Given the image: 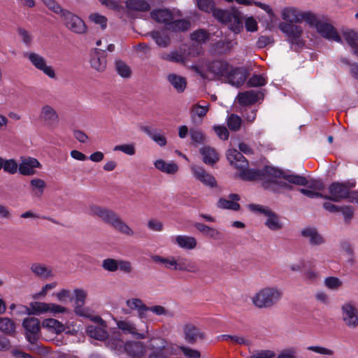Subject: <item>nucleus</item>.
Masks as SVG:
<instances>
[{
	"label": "nucleus",
	"instance_id": "1",
	"mask_svg": "<svg viewBox=\"0 0 358 358\" xmlns=\"http://www.w3.org/2000/svg\"><path fill=\"white\" fill-rule=\"evenodd\" d=\"M227 157L230 164L239 171L238 177L243 180H262L266 188H269L273 192L292 188L288 183L282 180V171L280 169L272 166H266L262 170L248 169V162L245 157L235 149L229 150Z\"/></svg>",
	"mask_w": 358,
	"mask_h": 358
},
{
	"label": "nucleus",
	"instance_id": "2",
	"mask_svg": "<svg viewBox=\"0 0 358 358\" xmlns=\"http://www.w3.org/2000/svg\"><path fill=\"white\" fill-rule=\"evenodd\" d=\"M88 214L96 217L102 222L110 225L117 232L133 236L134 231L114 210L101 206L92 204L89 206Z\"/></svg>",
	"mask_w": 358,
	"mask_h": 358
},
{
	"label": "nucleus",
	"instance_id": "3",
	"mask_svg": "<svg viewBox=\"0 0 358 358\" xmlns=\"http://www.w3.org/2000/svg\"><path fill=\"white\" fill-rule=\"evenodd\" d=\"M282 292L276 286H266L259 289L251 297L252 304L258 308H270L282 299Z\"/></svg>",
	"mask_w": 358,
	"mask_h": 358
},
{
	"label": "nucleus",
	"instance_id": "4",
	"mask_svg": "<svg viewBox=\"0 0 358 358\" xmlns=\"http://www.w3.org/2000/svg\"><path fill=\"white\" fill-rule=\"evenodd\" d=\"M148 349L150 350L148 358H169L168 355L180 354L179 345L169 343L162 337H152L147 341Z\"/></svg>",
	"mask_w": 358,
	"mask_h": 358
},
{
	"label": "nucleus",
	"instance_id": "5",
	"mask_svg": "<svg viewBox=\"0 0 358 358\" xmlns=\"http://www.w3.org/2000/svg\"><path fill=\"white\" fill-rule=\"evenodd\" d=\"M214 17L226 24L233 32L240 33L243 29V15L238 10H218L214 12Z\"/></svg>",
	"mask_w": 358,
	"mask_h": 358
},
{
	"label": "nucleus",
	"instance_id": "6",
	"mask_svg": "<svg viewBox=\"0 0 358 358\" xmlns=\"http://www.w3.org/2000/svg\"><path fill=\"white\" fill-rule=\"evenodd\" d=\"M279 29L286 36L287 41L292 45V48L294 46V48L303 46V29L301 26L287 22H280Z\"/></svg>",
	"mask_w": 358,
	"mask_h": 358
},
{
	"label": "nucleus",
	"instance_id": "7",
	"mask_svg": "<svg viewBox=\"0 0 358 358\" xmlns=\"http://www.w3.org/2000/svg\"><path fill=\"white\" fill-rule=\"evenodd\" d=\"M249 209L255 213L264 215L266 217L265 225L272 231H277L282 227L278 215L270 208L259 204H250Z\"/></svg>",
	"mask_w": 358,
	"mask_h": 358
},
{
	"label": "nucleus",
	"instance_id": "8",
	"mask_svg": "<svg viewBox=\"0 0 358 358\" xmlns=\"http://www.w3.org/2000/svg\"><path fill=\"white\" fill-rule=\"evenodd\" d=\"M117 328L124 334L131 335L136 339L149 338L148 325L145 324L144 329L138 328L137 325L129 319L115 320Z\"/></svg>",
	"mask_w": 358,
	"mask_h": 358
},
{
	"label": "nucleus",
	"instance_id": "9",
	"mask_svg": "<svg viewBox=\"0 0 358 358\" xmlns=\"http://www.w3.org/2000/svg\"><path fill=\"white\" fill-rule=\"evenodd\" d=\"M24 57L38 71L43 72L50 78H55V72L52 66L48 64L45 58L35 52H27Z\"/></svg>",
	"mask_w": 358,
	"mask_h": 358
},
{
	"label": "nucleus",
	"instance_id": "10",
	"mask_svg": "<svg viewBox=\"0 0 358 358\" xmlns=\"http://www.w3.org/2000/svg\"><path fill=\"white\" fill-rule=\"evenodd\" d=\"M39 117L43 125L50 129H56L60 122L57 111L49 104L42 106Z\"/></svg>",
	"mask_w": 358,
	"mask_h": 358
},
{
	"label": "nucleus",
	"instance_id": "11",
	"mask_svg": "<svg viewBox=\"0 0 358 358\" xmlns=\"http://www.w3.org/2000/svg\"><path fill=\"white\" fill-rule=\"evenodd\" d=\"M298 185H307L309 189L314 191L322 190L324 185L320 180H313L308 181L307 179L301 176L295 174H287L282 171V180Z\"/></svg>",
	"mask_w": 358,
	"mask_h": 358
},
{
	"label": "nucleus",
	"instance_id": "12",
	"mask_svg": "<svg viewBox=\"0 0 358 358\" xmlns=\"http://www.w3.org/2000/svg\"><path fill=\"white\" fill-rule=\"evenodd\" d=\"M65 26L72 32L82 34L86 32L87 27L85 22L76 15L66 10L61 16Z\"/></svg>",
	"mask_w": 358,
	"mask_h": 358
},
{
	"label": "nucleus",
	"instance_id": "13",
	"mask_svg": "<svg viewBox=\"0 0 358 358\" xmlns=\"http://www.w3.org/2000/svg\"><path fill=\"white\" fill-rule=\"evenodd\" d=\"M22 327L24 329L27 341L31 343H34L38 337L40 329L42 327L39 320L33 317H26L22 322Z\"/></svg>",
	"mask_w": 358,
	"mask_h": 358
},
{
	"label": "nucleus",
	"instance_id": "14",
	"mask_svg": "<svg viewBox=\"0 0 358 358\" xmlns=\"http://www.w3.org/2000/svg\"><path fill=\"white\" fill-rule=\"evenodd\" d=\"M190 170L194 178L203 185L211 188L216 187L217 182L215 177L207 172L203 167L192 164L190 166Z\"/></svg>",
	"mask_w": 358,
	"mask_h": 358
},
{
	"label": "nucleus",
	"instance_id": "15",
	"mask_svg": "<svg viewBox=\"0 0 358 358\" xmlns=\"http://www.w3.org/2000/svg\"><path fill=\"white\" fill-rule=\"evenodd\" d=\"M341 316L345 325L355 329L358 327V310L351 303H345L341 307Z\"/></svg>",
	"mask_w": 358,
	"mask_h": 358
},
{
	"label": "nucleus",
	"instance_id": "16",
	"mask_svg": "<svg viewBox=\"0 0 358 358\" xmlns=\"http://www.w3.org/2000/svg\"><path fill=\"white\" fill-rule=\"evenodd\" d=\"M329 195H324V199L334 202H339L346 198L348 193L347 187L341 183L335 182L329 187Z\"/></svg>",
	"mask_w": 358,
	"mask_h": 358
},
{
	"label": "nucleus",
	"instance_id": "17",
	"mask_svg": "<svg viewBox=\"0 0 358 358\" xmlns=\"http://www.w3.org/2000/svg\"><path fill=\"white\" fill-rule=\"evenodd\" d=\"M185 340L191 344H194L205 338V333L199 327L188 323L183 326Z\"/></svg>",
	"mask_w": 358,
	"mask_h": 358
},
{
	"label": "nucleus",
	"instance_id": "18",
	"mask_svg": "<svg viewBox=\"0 0 358 358\" xmlns=\"http://www.w3.org/2000/svg\"><path fill=\"white\" fill-rule=\"evenodd\" d=\"M41 167V163L36 158L24 157L21 159L19 164V172L23 176H33L36 173V169H40Z\"/></svg>",
	"mask_w": 358,
	"mask_h": 358
},
{
	"label": "nucleus",
	"instance_id": "19",
	"mask_svg": "<svg viewBox=\"0 0 358 358\" xmlns=\"http://www.w3.org/2000/svg\"><path fill=\"white\" fill-rule=\"evenodd\" d=\"M147 344L143 342L128 341L125 343L124 351L129 356L134 358H141L146 352Z\"/></svg>",
	"mask_w": 358,
	"mask_h": 358
},
{
	"label": "nucleus",
	"instance_id": "20",
	"mask_svg": "<svg viewBox=\"0 0 358 358\" xmlns=\"http://www.w3.org/2000/svg\"><path fill=\"white\" fill-rule=\"evenodd\" d=\"M246 77V71L244 69L231 66L224 79L231 85L239 87L245 83Z\"/></svg>",
	"mask_w": 358,
	"mask_h": 358
},
{
	"label": "nucleus",
	"instance_id": "21",
	"mask_svg": "<svg viewBox=\"0 0 358 358\" xmlns=\"http://www.w3.org/2000/svg\"><path fill=\"white\" fill-rule=\"evenodd\" d=\"M171 242L180 248L186 250H192L196 248L197 241L191 236L176 235L171 237Z\"/></svg>",
	"mask_w": 358,
	"mask_h": 358
},
{
	"label": "nucleus",
	"instance_id": "22",
	"mask_svg": "<svg viewBox=\"0 0 358 358\" xmlns=\"http://www.w3.org/2000/svg\"><path fill=\"white\" fill-rule=\"evenodd\" d=\"M232 66L226 61L217 60L208 65V71L215 76L225 78Z\"/></svg>",
	"mask_w": 358,
	"mask_h": 358
},
{
	"label": "nucleus",
	"instance_id": "23",
	"mask_svg": "<svg viewBox=\"0 0 358 358\" xmlns=\"http://www.w3.org/2000/svg\"><path fill=\"white\" fill-rule=\"evenodd\" d=\"M317 31L324 38L336 42H341V38L335 28L330 24L323 22L319 24L316 28Z\"/></svg>",
	"mask_w": 358,
	"mask_h": 358
},
{
	"label": "nucleus",
	"instance_id": "24",
	"mask_svg": "<svg viewBox=\"0 0 358 358\" xmlns=\"http://www.w3.org/2000/svg\"><path fill=\"white\" fill-rule=\"evenodd\" d=\"M176 271L197 273L198 266L192 260L182 257H176Z\"/></svg>",
	"mask_w": 358,
	"mask_h": 358
},
{
	"label": "nucleus",
	"instance_id": "25",
	"mask_svg": "<svg viewBox=\"0 0 358 358\" xmlns=\"http://www.w3.org/2000/svg\"><path fill=\"white\" fill-rule=\"evenodd\" d=\"M91 66L97 71H103L106 68V59L103 53L98 49H94L90 55Z\"/></svg>",
	"mask_w": 358,
	"mask_h": 358
},
{
	"label": "nucleus",
	"instance_id": "26",
	"mask_svg": "<svg viewBox=\"0 0 358 358\" xmlns=\"http://www.w3.org/2000/svg\"><path fill=\"white\" fill-rule=\"evenodd\" d=\"M301 14L302 11L296 8H285L282 10L281 17L285 21L284 22L289 24L299 23L301 22Z\"/></svg>",
	"mask_w": 358,
	"mask_h": 358
},
{
	"label": "nucleus",
	"instance_id": "27",
	"mask_svg": "<svg viewBox=\"0 0 358 358\" xmlns=\"http://www.w3.org/2000/svg\"><path fill=\"white\" fill-rule=\"evenodd\" d=\"M166 79L177 92L182 93L185 90L187 80L185 77L171 73L167 75Z\"/></svg>",
	"mask_w": 358,
	"mask_h": 358
},
{
	"label": "nucleus",
	"instance_id": "28",
	"mask_svg": "<svg viewBox=\"0 0 358 358\" xmlns=\"http://www.w3.org/2000/svg\"><path fill=\"white\" fill-rule=\"evenodd\" d=\"M106 344L108 348L117 353H122L124 351L125 343L122 339L120 334L115 333L108 337Z\"/></svg>",
	"mask_w": 358,
	"mask_h": 358
},
{
	"label": "nucleus",
	"instance_id": "29",
	"mask_svg": "<svg viewBox=\"0 0 358 358\" xmlns=\"http://www.w3.org/2000/svg\"><path fill=\"white\" fill-rule=\"evenodd\" d=\"M41 327L48 331L55 334L64 332V324L54 318H46L42 321Z\"/></svg>",
	"mask_w": 358,
	"mask_h": 358
},
{
	"label": "nucleus",
	"instance_id": "30",
	"mask_svg": "<svg viewBox=\"0 0 358 358\" xmlns=\"http://www.w3.org/2000/svg\"><path fill=\"white\" fill-rule=\"evenodd\" d=\"M240 199V196L236 194H231L229 196V199L226 198H220L217 201V207L222 209H229L233 210H238L240 208V205L236 202Z\"/></svg>",
	"mask_w": 358,
	"mask_h": 358
},
{
	"label": "nucleus",
	"instance_id": "31",
	"mask_svg": "<svg viewBox=\"0 0 358 358\" xmlns=\"http://www.w3.org/2000/svg\"><path fill=\"white\" fill-rule=\"evenodd\" d=\"M141 129L159 146L163 147L166 145V139L161 131L147 126L142 127Z\"/></svg>",
	"mask_w": 358,
	"mask_h": 358
},
{
	"label": "nucleus",
	"instance_id": "32",
	"mask_svg": "<svg viewBox=\"0 0 358 358\" xmlns=\"http://www.w3.org/2000/svg\"><path fill=\"white\" fill-rule=\"evenodd\" d=\"M107 327L103 326H88L86 332L89 336L99 341H103L108 337V331H106Z\"/></svg>",
	"mask_w": 358,
	"mask_h": 358
},
{
	"label": "nucleus",
	"instance_id": "33",
	"mask_svg": "<svg viewBox=\"0 0 358 358\" xmlns=\"http://www.w3.org/2000/svg\"><path fill=\"white\" fill-rule=\"evenodd\" d=\"M29 307L21 306L20 308L24 309L28 315H41L48 313V303L34 301L29 304Z\"/></svg>",
	"mask_w": 358,
	"mask_h": 358
},
{
	"label": "nucleus",
	"instance_id": "34",
	"mask_svg": "<svg viewBox=\"0 0 358 358\" xmlns=\"http://www.w3.org/2000/svg\"><path fill=\"white\" fill-rule=\"evenodd\" d=\"M303 238L308 240L311 245H320L324 243V238L314 228H305L301 231Z\"/></svg>",
	"mask_w": 358,
	"mask_h": 358
},
{
	"label": "nucleus",
	"instance_id": "35",
	"mask_svg": "<svg viewBox=\"0 0 358 358\" xmlns=\"http://www.w3.org/2000/svg\"><path fill=\"white\" fill-rule=\"evenodd\" d=\"M200 153L203 157V162L208 165L215 164L219 159V155L215 150L209 146H204L200 149Z\"/></svg>",
	"mask_w": 358,
	"mask_h": 358
},
{
	"label": "nucleus",
	"instance_id": "36",
	"mask_svg": "<svg viewBox=\"0 0 358 358\" xmlns=\"http://www.w3.org/2000/svg\"><path fill=\"white\" fill-rule=\"evenodd\" d=\"M154 165L157 169L167 174H175L178 171V166L174 162H166L160 159L156 160Z\"/></svg>",
	"mask_w": 358,
	"mask_h": 358
},
{
	"label": "nucleus",
	"instance_id": "37",
	"mask_svg": "<svg viewBox=\"0 0 358 358\" xmlns=\"http://www.w3.org/2000/svg\"><path fill=\"white\" fill-rule=\"evenodd\" d=\"M151 259L159 265L163 266L165 268L176 271V257H162L160 255H152Z\"/></svg>",
	"mask_w": 358,
	"mask_h": 358
},
{
	"label": "nucleus",
	"instance_id": "38",
	"mask_svg": "<svg viewBox=\"0 0 358 358\" xmlns=\"http://www.w3.org/2000/svg\"><path fill=\"white\" fill-rule=\"evenodd\" d=\"M259 94L254 90L239 93L237 96L238 102L243 106L255 103L259 99Z\"/></svg>",
	"mask_w": 358,
	"mask_h": 358
},
{
	"label": "nucleus",
	"instance_id": "39",
	"mask_svg": "<svg viewBox=\"0 0 358 358\" xmlns=\"http://www.w3.org/2000/svg\"><path fill=\"white\" fill-rule=\"evenodd\" d=\"M151 17L159 23L170 24L173 15L168 9H157L151 12Z\"/></svg>",
	"mask_w": 358,
	"mask_h": 358
},
{
	"label": "nucleus",
	"instance_id": "40",
	"mask_svg": "<svg viewBox=\"0 0 358 358\" xmlns=\"http://www.w3.org/2000/svg\"><path fill=\"white\" fill-rule=\"evenodd\" d=\"M30 269L36 276L42 278H48L52 276V270L43 264L34 263Z\"/></svg>",
	"mask_w": 358,
	"mask_h": 358
},
{
	"label": "nucleus",
	"instance_id": "41",
	"mask_svg": "<svg viewBox=\"0 0 358 358\" xmlns=\"http://www.w3.org/2000/svg\"><path fill=\"white\" fill-rule=\"evenodd\" d=\"M126 7L132 10L145 12L150 9V4L145 0H127Z\"/></svg>",
	"mask_w": 358,
	"mask_h": 358
},
{
	"label": "nucleus",
	"instance_id": "42",
	"mask_svg": "<svg viewBox=\"0 0 358 358\" xmlns=\"http://www.w3.org/2000/svg\"><path fill=\"white\" fill-rule=\"evenodd\" d=\"M149 34L157 45L161 48H166L170 44L169 36L163 31H152Z\"/></svg>",
	"mask_w": 358,
	"mask_h": 358
},
{
	"label": "nucleus",
	"instance_id": "43",
	"mask_svg": "<svg viewBox=\"0 0 358 358\" xmlns=\"http://www.w3.org/2000/svg\"><path fill=\"white\" fill-rule=\"evenodd\" d=\"M343 36L348 44L353 48V52L355 53V50L358 52V31L347 29L343 32Z\"/></svg>",
	"mask_w": 358,
	"mask_h": 358
},
{
	"label": "nucleus",
	"instance_id": "44",
	"mask_svg": "<svg viewBox=\"0 0 358 358\" xmlns=\"http://www.w3.org/2000/svg\"><path fill=\"white\" fill-rule=\"evenodd\" d=\"M45 187V182L40 178H34L30 181V188L34 196L41 197Z\"/></svg>",
	"mask_w": 358,
	"mask_h": 358
},
{
	"label": "nucleus",
	"instance_id": "45",
	"mask_svg": "<svg viewBox=\"0 0 358 358\" xmlns=\"http://www.w3.org/2000/svg\"><path fill=\"white\" fill-rule=\"evenodd\" d=\"M0 331L12 336L15 333V324L8 317H0Z\"/></svg>",
	"mask_w": 358,
	"mask_h": 358
},
{
	"label": "nucleus",
	"instance_id": "46",
	"mask_svg": "<svg viewBox=\"0 0 358 358\" xmlns=\"http://www.w3.org/2000/svg\"><path fill=\"white\" fill-rule=\"evenodd\" d=\"M194 227L198 231L211 238H217L221 234L220 232L216 229L210 227L201 223H196Z\"/></svg>",
	"mask_w": 358,
	"mask_h": 358
},
{
	"label": "nucleus",
	"instance_id": "47",
	"mask_svg": "<svg viewBox=\"0 0 358 358\" xmlns=\"http://www.w3.org/2000/svg\"><path fill=\"white\" fill-rule=\"evenodd\" d=\"M209 110V105H200L196 103L192 106L191 108V116L192 119H195L196 117L202 120L203 117L206 115Z\"/></svg>",
	"mask_w": 358,
	"mask_h": 358
},
{
	"label": "nucleus",
	"instance_id": "48",
	"mask_svg": "<svg viewBox=\"0 0 358 358\" xmlns=\"http://www.w3.org/2000/svg\"><path fill=\"white\" fill-rule=\"evenodd\" d=\"M196 1L199 10L208 13H212L213 16L214 12L219 10L215 8L213 0H196Z\"/></svg>",
	"mask_w": 358,
	"mask_h": 358
},
{
	"label": "nucleus",
	"instance_id": "49",
	"mask_svg": "<svg viewBox=\"0 0 358 358\" xmlns=\"http://www.w3.org/2000/svg\"><path fill=\"white\" fill-rule=\"evenodd\" d=\"M324 285L327 289L336 291L342 287L343 282L337 277L331 276L324 280Z\"/></svg>",
	"mask_w": 358,
	"mask_h": 358
},
{
	"label": "nucleus",
	"instance_id": "50",
	"mask_svg": "<svg viewBox=\"0 0 358 358\" xmlns=\"http://www.w3.org/2000/svg\"><path fill=\"white\" fill-rule=\"evenodd\" d=\"M43 3L52 13L59 15L60 17L66 10L62 8L55 0H41Z\"/></svg>",
	"mask_w": 358,
	"mask_h": 358
},
{
	"label": "nucleus",
	"instance_id": "51",
	"mask_svg": "<svg viewBox=\"0 0 358 358\" xmlns=\"http://www.w3.org/2000/svg\"><path fill=\"white\" fill-rule=\"evenodd\" d=\"M190 27V22L186 20H174L169 24V29L178 31H186Z\"/></svg>",
	"mask_w": 358,
	"mask_h": 358
},
{
	"label": "nucleus",
	"instance_id": "52",
	"mask_svg": "<svg viewBox=\"0 0 358 358\" xmlns=\"http://www.w3.org/2000/svg\"><path fill=\"white\" fill-rule=\"evenodd\" d=\"M306 22L310 27H313L315 29L317 25L321 23V21L317 17L311 12H302L301 14V22Z\"/></svg>",
	"mask_w": 358,
	"mask_h": 358
},
{
	"label": "nucleus",
	"instance_id": "53",
	"mask_svg": "<svg viewBox=\"0 0 358 358\" xmlns=\"http://www.w3.org/2000/svg\"><path fill=\"white\" fill-rule=\"evenodd\" d=\"M115 68L117 73L123 78H129L131 76V69L128 65L121 60L115 62Z\"/></svg>",
	"mask_w": 358,
	"mask_h": 358
},
{
	"label": "nucleus",
	"instance_id": "54",
	"mask_svg": "<svg viewBox=\"0 0 358 358\" xmlns=\"http://www.w3.org/2000/svg\"><path fill=\"white\" fill-rule=\"evenodd\" d=\"M266 83V78L263 75L253 74L248 80L249 87H262Z\"/></svg>",
	"mask_w": 358,
	"mask_h": 358
},
{
	"label": "nucleus",
	"instance_id": "55",
	"mask_svg": "<svg viewBox=\"0 0 358 358\" xmlns=\"http://www.w3.org/2000/svg\"><path fill=\"white\" fill-rule=\"evenodd\" d=\"M241 118L235 114H231L227 117V125L231 131H237L241 125Z\"/></svg>",
	"mask_w": 358,
	"mask_h": 358
},
{
	"label": "nucleus",
	"instance_id": "56",
	"mask_svg": "<svg viewBox=\"0 0 358 358\" xmlns=\"http://www.w3.org/2000/svg\"><path fill=\"white\" fill-rule=\"evenodd\" d=\"M102 268L109 272H115L118 270V259L107 258L102 262Z\"/></svg>",
	"mask_w": 358,
	"mask_h": 358
},
{
	"label": "nucleus",
	"instance_id": "57",
	"mask_svg": "<svg viewBox=\"0 0 358 358\" xmlns=\"http://www.w3.org/2000/svg\"><path fill=\"white\" fill-rule=\"evenodd\" d=\"M306 350L324 356L331 357L334 354V350L320 345L308 346Z\"/></svg>",
	"mask_w": 358,
	"mask_h": 358
},
{
	"label": "nucleus",
	"instance_id": "58",
	"mask_svg": "<svg viewBox=\"0 0 358 358\" xmlns=\"http://www.w3.org/2000/svg\"><path fill=\"white\" fill-rule=\"evenodd\" d=\"M3 169L5 172L10 174H15L19 171V165L15 160L13 159H5Z\"/></svg>",
	"mask_w": 358,
	"mask_h": 358
},
{
	"label": "nucleus",
	"instance_id": "59",
	"mask_svg": "<svg viewBox=\"0 0 358 358\" xmlns=\"http://www.w3.org/2000/svg\"><path fill=\"white\" fill-rule=\"evenodd\" d=\"M114 151H121L123 153L132 156L136 153V148L134 143H128L115 145L113 148Z\"/></svg>",
	"mask_w": 358,
	"mask_h": 358
},
{
	"label": "nucleus",
	"instance_id": "60",
	"mask_svg": "<svg viewBox=\"0 0 358 358\" xmlns=\"http://www.w3.org/2000/svg\"><path fill=\"white\" fill-rule=\"evenodd\" d=\"M126 305L130 310L138 312L145 304L138 298H131L126 301Z\"/></svg>",
	"mask_w": 358,
	"mask_h": 358
},
{
	"label": "nucleus",
	"instance_id": "61",
	"mask_svg": "<svg viewBox=\"0 0 358 358\" xmlns=\"http://www.w3.org/2000/svg\"><path fill=\"white\" fill-rule=\"evenodd\" d=\"M89 19L91 22L99 25L102 29H105L107 27V18L99 13H92Z\"/></svg>",
	"mask_w": 358,
	"mask_h": 358
},
{
	"label": "nucleus",
	"instance_id": "62",
	"mask_svg": "<svg viewBox=\"0 0 358 358\" xmlns=\"http://www.w3.org/2000/svg\"><path fill=\"white\" fill-rule=\"evenodd\" d=\"M75 304H85L87 298V291L81 288H76L73 290Z\"/></svg>",
	"mask_w": 358,
	"mask_h": 358
},
{
	"label": "nucleus",
	"instance_id": "63",
	"mask_svg": "<svg viewBox=\"0 0 358 358\" xmlns=\"http://www.w3.org/2000/svg\"><path fill=\"white\" fill-rule=\"evenodd\" d=\"M277 358H297V348L292 346L282 350Z\"/></svg>",
	"mask_w": 358,
	"mask_h": 358
},
{
	"label": "nucleus",
	"instance_id": "64",
	"mask_svg": "<svg viewBox=\"0 0 358 358\" xmlns=\"http://www.w3.org/2000/svg\"><path fill=\"white\" fill-rule=\"evenodd\" d=\"M275 353L271 350H259L252 352V358H274Z\"/></svg>",
	"mask_w": 358,
	"mask_h": 358
}]
</instances>
